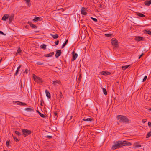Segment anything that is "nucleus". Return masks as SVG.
<instances>
[{"mask_svg":"<svg viewBox=\"0 0 151 151\" xmlns=\"http://www.w3.org/2000/svg\"><path fill=\"white\" fill-rule=\"evenodd\" d=\"M37 112H38L40 116V115H41V114H42V113H41L40 112H39V111H37Z\"/></svg>","mask_w":151,"mask_h":151,"instance_id":"603ef678","label":"nucleus"},{"mask_svg":"<svg viewBox=\"0 0 151 151\" xmlns=\"http://www.w3.org/2000/svg\"><path fill=\"white\" fill-rule=\"evenodd\" d=\"M31 133V131L29 130L22 129V133L23 136L26 137Z\"/></svg>","mask_w":151,"mask_h":151,"instance_id":"7ed1b4c3","label":"nucleus"},{"mask_svg":"<svg viewBox=\"0 0 151 151\" xmlns=\"http://www.w3.org/2000/svg\"><path fill=\"white\" fill-rule=\"evenodd\" d=\"M45 91L47 97L48 98H50L51 96L50 93L47 90H46Z\"/></svg>","mask_w":151,"mask_h":151,"instance_id":"f3484780","label":"nucleus"},{"mask_svg":"<svg viewBox=\"0 0 151 151\" xmlns=\"http://www.w3.org/2000/svg\"><path fill=\"white\" fill-rule=\"evenodd\" d=\"M83 120L85 121H91L92 119L91 118L83 119Z\"/></svg>","mask_w":151,"mask_h":151,"instance_id":"393cba45","label":"nucleus"},{"mask_svg":"<svg viewBox=\"0 0 151 151\" xmlns=\"http://www.w3.org/2000/svg\"><path fill=\"white\" fill-rule=\"evenodd\" d=\"M55 45H58L59 43V41L57 40L55 42Z\"/></svg>","mask_w":151,"mask_h":151,"instance_id":"c03bdc74","label":"nucleus"},{"mask_svg":"<svg viewBox=\"0 0 151 151\" xmlns=\"http://www.w3.org/2000/svg\"><path fill=\"white\" fill-rule=\"evenodd\" d=\"M63 45H65V46L66 45V44L65 43H64L63 44Z\"/></svg>","mask_w":151,"mask_h":151,"instance_id":"e2e57ef3","label":"nucleus"},{"mask_svg":"<svg viewBox=\"0 0 151 151\" xmlns=\"http://www.w3.org/2000/svg\"><path fill=\"white\" fill-rule=\"evenodd\" d=\"M65 43L66 44H67V43L66 42H65Z\"/></svg>","mask_w":151,"mask_h":151,"instance_id":"338daca9","label":"nucleus"},{"mask_svg":"<svg viewBox=\"0 0 151 151\" xmlns=\"http://www.w3.org/2000/svg\"><path fill=\"white\" fill-rule=\"evenodd\" d=\"M143 55V53H142L140 56L139 57V59Z\"/></svg>","mask_w":151,"mask_h":151,"instance_id":"09e8293b","label":"nucleus"},{"mask_svg":"<svg viewBox=\"0 0 151 151\" xmlns=\"http://www.w3.org/2000/svg\"><path fill=\"white\" fill-rule=\"evenodd\" d=\"M104 35L105 37H109L111 36L112 35V34H105Z\"/></svg>","mask_w":151,"mask_h":151,"instance_id":"c756f323","label":"nucleus"},{"mask_svg":"<svg viewBox=\"0 0 151 151\" xmlns=\"http://www.w3.org/2000/svg\"><path fill=\"white\" fill-rule=\"evenodd\" d=\"M2 60V58H1V59H0V63H1V61Z\"/></svg>","mask_w":151,"mask_h":151,"instance_id":"680f3d73","label":"nucleus"},{"mask_svg":"<svg viewBox=\"0 0 151 151\" xmlns=\"http://www.w3.org/2000/svg\"><path fill=\"white\" fill-rule=\"evenodd\" d=\"M9 143H10L9 141H6V145L7 146H8L9 145Z\"/></svg>","mask_w":151,"mask_h":151,"instance_id":"a19ab883","label":"nucleus"},{"mask_svg":"<svg viewBox=\"0 0 151 151\" xmlns=\"http://www.w3.org/2000/svg\"><path fill=\"white\" fill-rule=\"evenodd\" d=\"M52 81V84L54 85H56L57 83L60 84V81H58V80L53 81Z\"/></svg>","mask_w":151,"mask_h":151,"instance_id":"6ab92c4d","label":"nucleus"},{"mask_svg":"<svg viewBox=\"0 0 151 151\" xmlns=\"http://www.w3.org/2000/svg\"><path fill=\"white\" fill-rule=\"evenodd\" d=\"M99 5V7H100V8H102V5L101 4H98Z\"/></svg>","mask_w":151,"mask_h":151,"instance_id":"8fccbe9b","label":"nucleus"},{"mask_svg":"<svg viewBox=\"0 0 151 151\" xmlns=\"http://www.w3.org/2000/svg\"><path fill=\"white\" fill-rule=\"evenodd\" d=\"M15 133L17 135H18V136H20L21 135V133L20 132H18L17 131H15Z\"/></svg>","mask_w":151,"mask_h":151,"instance_id":"2f4dec72","label":"nucleus"},{"mask_svg":"<svg viewBox=\"0 0 151 151\" xmlns=\"http://www.w3.org/2000/svg\"><path fill=\"white\" fill-rule=\"evenodd\" d=\"M91 18L94 21H95V22H97V19H96V18H93L92 17H91Z\"/></svg>","mask_w":151,"mask_h":151,"instance_id":"c9c22d12","label":"nucleus"},{"mask_svg":"<svg viewBox=\"0 0 151 151\" xmlns=\"http://www.w3.org/2000/svg\"><path fill=\"white\" fill-rule=\"evenodd\" d=\"M37 112H38L40 116V115H41V114H42V113H41L40 112H39V111H37Z\"/></svg>","mask_w":151,"mask_h":151,"instance_id":"5fc2aeb1","label":"nucleus"},{"mask_svg":"<svg viewBox=\"0 0 151 151\" xmlns=\"http://www.w3.org/2000/svg\"><path fill=\"white\" fill-rule=\"evenodd\" d=\"M25 109L26 110L28 111H33V110L32 109L30 108H26Z\"/></svg>","mask_w":151,"mask_h":151,"instance_id":"473e14b6","label":"nucleus"},{"mask_svg":"<svg viewBox=\"0 0 151 151\" xmlns=\"http://www.w3.org/2000/svg\"><path fill=\"white\" fill-rule=\"evenodd\" d=\"M62 53L61 51L60 50H58L56 51V53L55 55V57L56 58H58L60 56Z\"/></svg>","mask_w":151,"mask_h":151,"instance_id":"423d86ee","label":"nucleus"},{"mask_svg":"<svg viewBox=\"0 0 151 151\" xmlns=\"http://www.w3.org/2000/svg\"><path fill=\"white\" fill-rule=\"evenodd\" d=\"M82 78V76H81V74L80 73L79 75V78H78V80L80 81H80L81 80Z\"/></svg>","mask_w":151,"mask_h":151,"instance_id":"58836bf2","label":"nucleus"},{"mask_svg":"<svg viewBox=\"0 0 151 151\" xmlns=\"http://www.w3.org/2000/svg\"><path fill=\"white\" fill-rule=\"evenodd\" d=\"M101 74L103 75H108L110 74V73L107 71H102L101 72Z\"/></svg>","mask_w":151,"mask_h":151,"instance_id":"9d476101","label":"nucleus"},{"mask_svg":"<svg viewBox=\"0 0 151 151\" xmlns=\"http://www.w3.org/2000/svg\"><path fill=\"white\" fill-rule=\"evenodd\" d=\"M45 137L47 138H52V136H45Z\"/></svg>","mask_w":151,"mask_h":151,"instance_id":"37998d69","label":"nucleus"},{"mask_svg":"<svg viewBox=\"0 0 151 151\" xmlns=\"http://www.w3.org/2000/svg\"><path fill=\"white\" fill-rule=\"evenodd\" d=\"M0 34H3L4 33L2 31H0Z\"/></svg>","mask_w":151,"mask_h":151,"instance_id":"6e6d98bb","label":"nucleus"},{"mask_svg":"<svg viewBox=\"0 0 151 151\" xmlns=\"http://www.w3.org/2000/svg\"><path fill=\"white\" fill-rule=\"evenodd\" d=\"M58 96H59V97H58V99L59 100H60L61 99L63 98V95L61 91L59 92V94L58 95Z\"/></svg>","mask_w":151,"mask_h":151,"instance_id":"aec40b11","label":"nucleus"},{"mask_svg":"<svg viewBox=\"0 0 151 151\" xmlns=\"http://www.w3.org/2000/svg\"><path fill=\"white\" fill-rule=\"evenodd\" d=\"M28 24L30 25L31 27L32 28H37V26L35 25L32 24V23L30 22H28Z\"/></svg>","mask_w":151,"mask_h":151,"instance_id":"ddd939ff","label":"nucleus"},{"mask_svg":"<svg viewBox=\"0 0 151 151\" xmlns=\"http://www.w3.org/2000/svg\"><path fill=\"white\" fill-rule=\"evenodd\" d=\"M65 42H66L67 43H68V40H66Z\"/></svg>","mask_w":151,"mask_h":151,"instance_id":"052dcab7","label":"nucleus"},{"mask_svg":"<svg viewBox=\"0 0 151 151\" xmlns=\"http://www.w3.org/2000/svg\"><path fill=\"white\" fill-rule=\"evenodd\" d=\"M21 52V50L20 49V48L19 47L17 50V52L16 53V54L18 55V54H19Z\"/></svg>","mask_w":151,"mask_h":151,"instance_id":"a878e982","label":"nucleus"},{"mask_svg":"<svg viewBox=\"0 0 151 151\" xmlns=\"http://www.w3.org/2000/svg\"><path fill=\"white\" fill-rule=\"evenodd\" d=\"M72 117H73V116H70V120H71L72 119Z\"/></svg>","mask_w":151,"mask_h":151,"instance_id":"bf43d9fd","label":"nucleus"},{"mask_svg":"<svg viewBox=\"0 0 151 151\" xmlns=\"http://www.w3.org/2000/svg\"><path fill=\"white\" fill-rule=\"evenodd\" d=\"M36 63L37 65H43V63H41V62H37Z\"/></svg>","mask_w":151,"mask_h":151,"instance_id":"4c0bfd02","label":"nucleus"},{"mask_svg":"<svg viewBox=\"0 0 151 151\" xmlns=\"http://www.w3.org/2000/svg\"><path fill=\"white\" fill-rule=\"evenodd\" d=\"M147 78V76H145L144 77V78L143 79V82L145 81L146 80Z\"/></svg>","mask_w":151,"mask_h":151,"instance_id":"e433bc0d","label":"nucleus"},{"mask_svg":"<svg viewBox=\"0 0 151 151\" xmlns=\"http://www.w3.org/2000/svg\"><path fill=\"white\" fill-rule=\"evenodd\" d=\"M141 146V145L140 144H138L137 143L135 144L134 146V148H137Z\"/></svg>","mask_w":151,"mask_h":151,"instance_id":"5701e85b","label":"nucleus"},{"mask_svg":"<svg viewBox=\"0 0 151 151\" xmlns=\"http://www.w3.org/2000/svg\"><path fill=\"white\" fill-rule=\"evenodd\" d=\"M147 121V119H143L142 120V122L143 123H145Z\"/></svg>","mask_w":151,"mask_h":151,"instance_id":"ea45409f","label":"nucleus"},{"mask_svg":"<svg viewBox=\"0 0 151 151\" xmlns=\"http://www.w3.org/2000/svg\"><path fill=\"white\" fill-rule=\"evenodd\" d=\"M72 54L73 55V58L72 60L73 61L75 60L77 58L78 56V54L77 53L75 54V51H74L72 52Z\"/></svg>","mask_w":151,"mask_h":151,"instance_id":"39448f33","label":"nucleus"},{"mask_svg":"<svg viewBox=\"0 0 151 151\" xmlns=\"http://www.w3.org/2000/svg\"><path fill=\"white\" fill-rule=\"evenodd\" d=\"M135 40H136L138 41H143L144 40V38L140 37V36H138L137 37H136L135 38Z\"/></svg>","mask_w":151,"mask_h":151,"instance_id":"6e6552de","label":"nucleus"},{"mask_svg":"<svg viewBox=\"0 0 151 151\" xmlns=\"http://www.w3.org/2000/svg\"><path fill=\"white\" fill-rule=\"evenodd\" d=\"M65 46V45H64L63 44V45H62V48H63Z\"/></svg>","mask_w":151,"mask_h":151,"instance_id":"13d9d810","label":"nucleus"},{"mask_svg":"<svg viewBox=\"0 0 151 151\" xmlns=\"http://www.w3.org/2000/svg\"><path fill=\"white\" fill-rule=\"evenodd\" d=\"M130 65L122 66V69L124 70L127 68L128 67H129V66H130Z\"/></svg>","mask_w":151,"mask_h":151,"instance_id":"4be33fe9","label":"nucleus"},{"mask_svg":"<svg viewBox=\"0 0 151 151\" xmlns=\"http://www.w3.org/2000/svg\"><path fill=\"white\" fill-rule=\"evenodd\" d=\"M41 117L43 118H45L46 117V116L44 115V114H42L41 115H40V116Z\"/></svg>","mask_w":151,"mask_h":151,"instance_id":"79ce46f5","label":"nucleus"},{"mask_svg":"<svg viewBox=\"0 0 151 151\" xmlns=\"http://www.w3.org/2000/svg\"><path fill=\"white\" fill-rule=\"evenodd\" d=\"M81 14L83 15H86L87 14V13L86 12L85 10L84 9V8H82L81 10Z\"/></svg>","mask_w":151,"mask_h":151,"instance_id":"4468645a","label":"nucleus"},{"mask_svg":"<svg viewBox=\"0 0 151 151\" xmlns=\"http://www.w3.org/2000/svg\"><path fill=\"white\" fill-rule=\"evenodd\" d=\"M148 125L151 127V122H149L148 123Z\"/></svg>","mask_w":151,"mask_h":151,"instance_id":"a18cd8bd","label":"nucleus"},{"mask_svg":"<svg viewBox=\"0 0 151 151\" xmlns=\"http://www.w3.org/2000/svg\"><path fill=\"white\" fill-rule=\"evenodd\" d=\"M27 70H28L27 69H25V71H24V73H27Z\"/></svg>","mask_w":151,"mask_h":151,"instance_id":"3c124183","label":"nucleus"},{"mask_svg":"<svg viewBox=\"0 0 151 151\" xmlns=\"http://www.w3.org/2000/svg\"><path fill=\"white\" fill-rule=\"evenodd\" d=\"M131 145V143L126 141H118L116 142V143L112 146V148L115 150L117 148H119L122 146H130Z\"/></svg>","mask_w":151,"mask_h":151,"instance_id":"f257e3e1","label":"nucleus"},{"mask_svg":"<svg viewBox=\"0 0 151 151\" xmlns=\"http://www.w3.org/2000/svg\"><path fill=\"white\" fill-rule=\"evenodd\" d=\"M54 114L55 116H56L57 115V113L56 111L54 112Z\"/></svg>","mask_w":151,"mask_h":151,"instance_id":"de8ad7c7","label":"nucleus"},{"mask_svg":"<svg viewBox=\"0 0 151 151\" xmlns=\"http://www.w3.org/2000/svg\"><path fill=\"white\" fill-rule=\"evenodd\" d=\"M40 105H41V106H42V105H42V103H41L40 104Z\"/></svg>","mask_w":151,"mask_h":151,"instance_id":"69168bd1","label":"nucleus"},{"mask_svg":"<svg viewBox=\"0 0 151 151\" xmlns=\"http://www.w3.org/2000/svg\"><path fill=\"white\" fill-rule=\"evenodd\" d=\"M37 112H38L40 116V115H41V114H42V113H41L40 112H39V111H37Z\"/></svg>","mask_w":151,"mask_h":151,"instance_id":"864d4df0","label":"nucleus"},{"mask_svg":"<svg viewBox=\"0 0 151 151\" xmlns=\"http://www.w3.org/2000/svg\"><path fill=\"white\" fill-rule=\"evenodd\" d=\"M15 103H16V104L19 105H22L25 106L26 105V104L20 101H15Z\"/></svg>","mask_w":151,"mask_h":151,"instance_id":"0eeeda50","label":"nucleus"},{"mask_svg":"<svg viewBox=\"0 0 151 151\" xmlns=\"http://www.w3.org/2000/svg\"><path fill=\"white\" fill-rule=\"evenodd\" d=\"M146 32L147 34H148L151 35V31L150 30H146Z\"/></svg>","mask_w":151,"mask_h":151,"instance_id":"72a5a7b5","label":"nucleus"},{"mask_svg":"<svg viewBox=\"0 0 151 151\" xmlns=\"http://www.w3.org/2000/svg\"><path fill=\"white\" fill-rule=\"evenodd\" d=\"M13 138L14 139V140L16 141V142H18L19 141V140L16 137L14 136Z\"/></svg>","mask_w":151,"mask_h":151,"instance_id":"f704fd0d","label":"nucleus"},{"mask_svg":"<svg viewBox=\"0 0 151 151\" xmlns=\"http://www.w3.org/2000/svg\"><path fill=\"white\" fill-rule=\"evenodd\" d=\"M54 54V52H52L48 54H46L45 55V56L47 57H49L52 56Z\"/></svg>","mask_w":151,"mask_h":151,"instance_id":"2eb2a0df","label":"nucleus"},{"mask_svg":"<svg viewBox=\"0 0 151 151\" xmlns=\"http://www.w3.org/2000/svg\"><path fill=\"white\" fill-rule=\"evenodd\" d=\"M14 15L12 14L11 16H9V20L10 22L12 21L13 19Z\"/></svg>","mask_w":151,"mask_h":151,"instance_id":"b1692460","label":"nucleus"},{"mask_svg":"<svg viewBox=\"0 0 151 151\" xmlns=\"http://www.w3.org/2000/svg\"><path fill=\"white\" fill-rule=\"evenodd\" d=\"M151 136V132H148L146 138H147Z\"/></svg>","mask_w":151,"mask_h":151,"instance_id":"7c9ffc66","label":"nucleus"},{"mask_svg":"<svg viewBox=\"0 0 151 151\" xmlns=\"http://www.w3.org/2000/svg\"><path fill=\"white\" fill-rule=\"evenodd\" d=\"M27 3H29L30 2V0H24Z\"/></svg>","mask_w":151,"mask_h":151,"instance_id":"49530a36","label":"nucleus"},{"mask_svg":"<svg viewBox=\"0 0 151 151\" xmlns=\"http://www.w3.org/2000/svg\"><path fill=\"white\" fill-rule=\"evenodd\" d=\"M40 47L41 48L45 50L46 49V45H45L43 44L42 45H41Z\"/></svg>","mask_w":151,"mask_h":151,"instance_id":"c85d7f7f","label":"nucleus"},{"mask_svg":"<svg viewBox=\"0 0 151 151\" xmlns=\"http://www.w3.org/2000/svg\"><path fill=\"white\" fill-rule=\"evenodd\" d=\"M148 109L150 111H151V108H150L149 109Z\"/></svg>","mask_w":151,"mask_h":151,"instance_id":"0e129e2a","label":"nucleus"},{"mask_svg":"<svg viewBox=\"0 0 151 151\" xmlns=\"http://www.w3.org/2000/svg\"><path fill=\"white\" fill-rule=\"evenodd\" d=\"M9 17V15L8 14H5L2 17V19L4 21L6 20Z\"/></svg>","mask_w":151,"mask_h":151,"instance_id":"9b49d317","label":"nucleus"},{"mask_svg":"<svg viewBox=\"0 0 151 151\" xmlns=\"http://www.w3.org/2000/svg\"><path fill=\"white\" fill-rule=\"evenodd\" d=\"M116 118L120 122L129 123L130 121L126 116L123 115H118Z\"/></svg>","mask_w":151,"mask_h":151,"instance_id":"f03ea898","label":"nucleus"},{"mask_svg":"<svg viewBox=\"0 0 151 151\" xmlns=\"http://www.w3.org/2000/svg\"><path fill=\"white\" fill-rule=\"evenodd\" d=\"M33 78L36 81L39 82L41 81V79L38 78L37 76L35 75L33 76Z\"/></svg>","mask_w":151,"mask_h":151,"instance_id":"f8f14e48","label":"nucleus"},{"mask_svg":"<svg viewBox=\"0 0 151 151\" xmlns=\"http://www.w3.org/2000/svg\"><path fill=\"white\" fill-rule=\"evenodd\" d=\"M102 89L104 94L105 95H106L107 94V92L106 91V89L104 88H103Z\"/></svg>","mask_w":151,"mask_h":151,"instance_id":"bb28decb","label":"nucleus"},{"mask_svg":"<svg viewBox=\"0 0 151 151\" xmlns=\"http://www.w3.org/2000/svg\"><path fill=\"white\" fill-rule=\"evenodd\" d=\"M21 67V66L20 65L17 67L16 71L14 74V76H16L18 74V72H19Z\"/></svg>","mask_w":151,"mask_h":151,"instance_id":"a211bd4d","label":"nucleus"},{"mask_svg":"<svg viewBox=\"0 0 151 151\" xmlns=\"http://www.w3.org/2000/svg\"><path fill=\"white\" fill-rule=\"evenodd\" d=\"M50 35L51 36H52L53 37V38L54 39H56L58 38V36L57 34H55V35L51 34H50Z\"/></svg>","mask_w":151,"mask_h":151,"instance_id":"dca6fc26","label":"nucleus"},{"mask_svg":"<svg viewBox=\"0 0 151 151\" xmlns=\"http://www.w3.org/2000/svg\"><path fill=\"white\" fill-rule=\"evenodd\" d=\"M65 46V45H64L63 44V45H62V48H63Z\"/></svg>","mask_w":151,"mask_h":151,"instance_id":"4d7b16f0","label":"nucleus"},{"mask_svg":"<svg viewBox=\"0 0 151 151\" xmlns=\"http://www.w3.org/2000/svg\"><path fill=\"white\" fill-rule=\"evenodd\" d=\"M137 14L138 16L141 17H145V15L144 14L139 12L137 13Z\"/></svg>","mask_w":151,"mask_h":151,"instance_id":"412c9836","label":"nucleus"},{"mask_svg":"<svg viewBox=\"0 0 151 151\" xmlns=\"http://www.w3.org/2000/svg\"><path fill=\"white\" fill-rule=\"evenodd\" d=\"M40 18L39 17H35L34 19H33V21H37L39 20Z\"/></svg>","mask_w":151,"mask_h":151,"instance_id":"cd10ccee","label":"nucleus"},{"mask_svg":"<svg viewBox=\"0 0 151 151\" xmlns=\"http://www.w3.org/2000/svg\"><path fill=\"white\" fill-rule=\"evenodd\" d=\"M111 44L117 47L118 45V41L116 39L112 38L111 40Z\"/></svg>","mask_w":151,"mask_h":151,"instance_id":"20e7f679","label":"nucleus"},{"mask_svg":"<svg viewBox=\"0 0 151 151\" xmlns=\"http://www.w3.org/2000/svg\"><path fill=\"white\" fill-rule=\"evenodd\" d=\"M145 4L147 6H149L151 4V0H150L149 1H147L145 0L144 1Z\"/></svg>","mask_w":151,"mask_h":151,"instance_id":"1a4fd4ad","label":"nucleus"}]
</instances>
